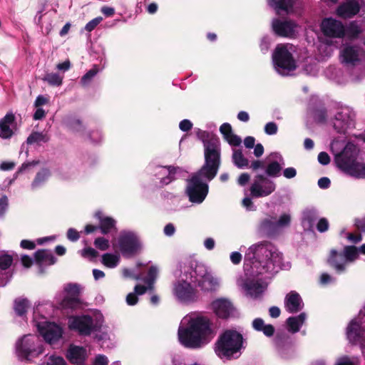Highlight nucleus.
Returning <instances> with one entry per match:
<instances>
[{
	"label": "nucleus",
	"mask_w": 365,
	"mask_h": 365,
	"mask_svg": "<svg viewBox=\"0 0 365 365\" xmlns=\"http://www.w3.org/2000/svg\"><path fill=\"white\" fill-rule=\"evenodd\" d=\"M215 336L212 321L205 316H197L189 321L185 328H179L178 339L188 349H200Z\"/></svg>",
	"instance_id": "1"
},
{
	"label": "nucleus",
	"mask_w": 365,
	"mask_h": 365,
	"mask_svg": "<svg viewBox=\"0 0 365 365\" xmlns=\"http://www.w3.org/2000/svg\"><path fill=\"white\" fill-rule=\"evenodd\" d=\"M344 140L334 139L331 143V150L335 156L337 166L344 173L355 178H365V163L358 157L357 147L348 143L342 150Z\"/></svg>",
	"instance_id": "2"
},
{
	"label": "nucleus",
	"mask_w": 365,
	"mask_h": 365,
	"mask_svg": "<svg viewBox=\"0 0 365 365\" xmlns=\"http://www.w3.org/2000/svg\"><path fill=\"white\" fill-rule=\"evenodd\" d=\"M196 135L203 143L205 157V163L197 173L210 182L216 177L221 165L220 139L215 134L200 128Z\"/></svg>",
	"instance_id": "3"
},
{
	"label": "nucleus",
	"mask_w": 365,
	"mask_h": 365,
	"mask_svg": "<svg viewBox=\"0 0 365 365\" xmlns=\"http://www.w3.org/2000/svg\"><path fill=\"white\" fill-rule=\"evenodd\" d=\"M245 257L250 260L252 268L256 269V273L262 274L272 271L279 257L275 246L265 240L252 245Z\"/></svg>",
	"instance_id": "4"
},
{
	"label": "nucleus",
	"mask_w": 365,
	"mask_h": 365,
	"mask_svg": "<svg viewBox=\"0 0 365 365\" xmlns=\"http://www.w3.org/2000/svg\"><path fill=\"white\" fill-rule=\"evenodd\" d=\"M320 29L323 35L329 38H342L344 36L349 39L365 38V19L353 21L345 26L341 21L334 18H324L321 22Z\"/></svg>",
	"instance_id": "5"
},
{
	"label": "nucleus",
	"mask_w": 365,
	"mask_h": 365,
	"mask_svg": "<svg viewBox=\"0 0 365 365\" xmlns=\"http://www.w3.org/2000/svg\"><path fill=\"white\" fill-rule=\"evenodd\" d=\"M243 336L235 329H226L217 339L215 351L220 359H237L243 348Z\"/></svg>",
	"instance_id": "6"
},
{
	"label": "nucleus",
	"mask_w": 365,
	"mask_h": 365,
	"mask_svg": "<svg viewBox=\"0 0 365 365\" xmlns=\"http://www.w3.org/2000/svg\"><path fill=\"white\" fill-rule=\"evenodd\" d=\"M292 217L288 213H283L279 217L267 215L263 218L259 226L262 235L269 239H277L282 235L289 228Z\"/></svg>",
	"instance_id": "7"
},
{
	"label": "nucleus",
	"mask_w": 365,
	"mask_h": 365,
	"mask_svg": "<svg viewBox=\"0 0 365 365\" xmlns=\"http://www.w3.org/2000/svg\"><path fill=\"white\" fill-rule=\"evenodd\" d=\"M340 61L346 67H354L360 71L355 80L359 81L365 77V51L359 46L344 44L340 51Z\"/></svg>",
	"instance_id": "8"
},
{
	"label": "nucleus",
	"mask_w": 365,
	"mask_h": 365,
	"mask_svg": "<svg viewBox=\"0 0 365 365\" xmlns=\"http://www.w3.org/2000/svg\"><path fill=\"white\" fill-rule=\"evenodd\" d=\"M18 355L26 359L38 356L43 354L44 349L39 339L33 335H24L16 344Z\"/></svg>",
	"instance_id": "9"
},
{
	"label": "nucleus",
	"mask_w": 365,
	"mask_h": 365,
	"mask_svg": "<svg viewBox=\"0 0 365 365\" xmlns=\"http://www.w3.org/2000/svg\"><path fill=\"white\" fill-rule=\"evenodd\" d=\"M292 51V45L289 43L277 45L272 53V61L278 71L282 69L289 72L296 68V63Z\"/></svg>",
	"instance_id": "10"
},
{
	"label": "nucleus",
	"mask_w": 365,
	"mask_h": 365,
	"mask_svg": "<svg viewBox=\"0 0 365 365\" xmlns=\"http://www.w3.org/2000/svg\"><path fill=\"white\" fill-rule=\"evenodd\" d=\"M334 130L339 133H345L348 130L355 126V113L348 106L337 108L331 119Z\"/></svg>",
	"instance_id": "11"
},
{
	"label": "nucleus",
	"mask_w": 365,
	"mask_h": 365,
	"mask_svg": "<svg viewBox=\"0 0 365 365\" xmlns=\"http://www.w3.org/2000/svg\"><path fill=\"white\" fill-rule=\"evenodd\" d=\"M203 177L198 173L188 180L186 193L189 200L193 203H202L207 195L209 186L202 181Z\"/></svg>",
	"instance_id": "12"
},
{
	"label": "nucleus",
	"mask_w": 365,
	"mask_h": 365,
	"mask_svg": "<svg viewBox=\"0 0 365 365\" xmlns=\"http://www.w3.org/2000/svg\"><path fill=\"white\" fill-rule=\"evenodd\" d=\"M194 282H197V286L203 292H212L217 290L219 283L211 273L208 272L203 265L197 264L193 270Z\"/></svg>",
	"instance_id": "13"
},
{
	"label": "nucleus",
	"mask_w": 365,
	"mask_h": 365,
	"mask_svg": "<svg viewBox=\"0 0 365 365\" xmlns=\"http://www.w3.org/2000/svg\"><path fill=\"white\" fill-rule=\"evenodd\" d=\"M68 327L81 336H89L95 330L93 319L90 315L71 317L68 319Z\"/></svg>",
	"instance_id": "14"
},
{
	"label": "nucleus",
	"mask_w": 365,
	"mask_h": 365,
	"mask_svg": "<svg viewBox=\"0 0 365 365\" xmlns=\"http://www.w3.org/2000/svg\"><path fill=\"white\" fill-rule=\"evenodd\" d=\"M118 244L123 256L125 257L135 255L141 248L138 237L133 232H128L120 236Z\"/></svg>",
	"instance_id": "15"
},
{
	"label": "nucleus",
	"mask_w": 365,
	"mask_h": 365,
	"mask_svg": "<svg viewBox=\"0 0 365 365\" xmlns=\"http://www.w3.org/2000/svg\"><path fill=\"white\" fill-rule=\"evenodd\" d=\"M275 184L263 175H257L250 190L252 197L258 198L269 195L275 190Z\"/></svg>",
	"instance_id": "16"
},
{
	"label": "nucleus",
	"mask_w": 365,
	"mask_h": 365,
	"mask_svg": "<svg viewBox=\"0 0 365 365\" xmlns=\"http://www.w3.org/2000/svg\"><path fill=\"white\" fill-rule=\"evenodd\" d=\"M173 291L178 299L185 303H192L198 299L197 290L185 280L175 283Z\"/></svg>",
	"instance_id": "17"
},
{
	"label": "nucleus",
	"mask_w": 365,
	"mask_h": 365,
	"mask_svg": "<svg viewBox=\"0 0 365 365\" xmlns=\"http://www.w3.org/2000/svg\"><path fill=\"white\" fill-rule=\"evenodd\" d=\"M364 6L365 0H345L338 6L336 14L344 19L351 18L356 15Z\"/></svg>",
	"instance_id": "18"
},
{
	"label": "nucleus",
	"mask_w": 365,
	"mask_h": 365,
	"mask_svg": "<svg viewBox=\"0 0 365 365\" xmlns=\"http://www.w3.org/2000/svg\"><path fill=\"white\" fill-rule=\"evenodd\" d=\"M38 329L44 340L50 344L58 341L63 334L61 327L55 323H48L43 326L38 325Z\"/></svg>",
	"instance_id": "19"
},
{
	"label": "nucleus",
	"mask_w": 365,
	"mask_h": 365,
	"mask_svg": "<svg viewBox=\"0 0 365 365\" xmlns=\"http://www.w3.org/2000/svg\"><path fill=\"white\" fill-rule=\"evenodd\" d=\"M295 24L292 21H282L274 19L272 21V29L274 34L279 37H292L294 34Z\"/></svg>",
	"instance_id": "20"
},
{
	"label": "nucleus",
	"mask_w": 365,
	"mask_h": 365,
	"mask_svg": "<svg viewBox=\"0 0 365 365\" xmlns=\"http://www.w3.org/2000/svg\"><path fill=\"white\" fill-rule=\"evenodd\" d=\"M275 344L281 354L287 355L294 351V339L288 333L278 334L275 339Z\"/></svg>",
	"instance_id": "21"
},
{
	"label": "nucleus",
	"mask_w": 365,
	"mask_h": 365,
	"mask_svg": "<svg viewBox=\"0 0 365 365\" xmlns=\"http://www.w3.org/2000/svg\"><path fill=\"white\" fill-rule=\"evenodd\" d=\"M212 310L220 318L227 319L233 312L232 303L225 299H217L210 304Z\"/></svg>",
	"instance_id": "22"
},
{
	"label": "nucleus",
	"mask_w": 365,
	"mask_h": 365,
	"mask_svg": "<svg viewBox=\"0 0 365 365\" xmlns=\"http://www.w3.org/2000/svg\"><path fill=\"white\" fill-rule=\"evenodd\" d=\"M66 358L73 364L83 365L86 359V349L82 346L71 345L67 351Z\"/></svg>",
	"instance_id": "23"
},
{
	"label": "nucleus",
	"mask_w": 365,
	"mask_h": 365,
	"mask_svg": "<svg viewBox=\"0 0 365 365\" xmlns=\"http://www.w3.org/2000/svg\"><path fill=\"white\" fill-rule=\"evenodd\" d=\"M13 261V257L9 254L0 255V287H5L9 282L12 274L9 276L7 273L2 272L7 270L11 266Z\"/></svg>",
	"instance_id": "24"
},
{
	"label": "nucleus",
	"mask_w": 365,
	"mask_h": 365,
	"mask_svg": "<svg viewBox=\"0 0 365 365\" xmlns=\"http://www.w3.org/2000/svg\"><path fill=\"white\" fill-rule=\"evenodd\" d=\"M15 122V115L12 113H8L0 120V137L4 139L11 138L14 132L11 126Z\"/></svg>",
	"instance_id": "25"
},
{
	"label": "nucleus",
	"mask_w": 365,
	"mask_h": 365,
	"mask_svg": "<svg viewBox=\"0 0 365 365\" xmlns=\"http://www.w3.org/2000/svg\"><path fill=\"white\" fill-rule=\"evenodd\" d=\"M328 263L333 267L337 272H342L345 270L347 265L346 257L343 253H338L335 250L330 252L328 258Z\"/></svg>",
	"instance_id": "26"
},
{
	"label": "nucleus",
	"mask_w": 365,
	"mask_h": 365,
	"mask_svg": "<svg viewBox=\"0 0 365 365\" xmlns=\"http://www.w3.org/2000/svg\"><path fill=\"white\" fill-rule=\"evenodd\" d=\"M59 308L67 312L82 309L83 302L81 298L65 296L59 303Z\"/></svg>",
	"instance_id": "27"
},
{
	"label": "nucleus",
	"mask_w": 365,
	"mask_h": 365,
	"mask_svg": "<svg viewBox=\"0 0 365 365\" xmlns=\"http://www.w3.org/2000/svg\"><path fill=\"white\" fill-rule=\"evenodd\" d=\"M34 259L36 264L41 267L43 264L46 265H53L57 261V259L50 250L44 249L38 250L34 253Z\"/></svg>",
	"instance_id": "28"
},
{
	"label": "nucleus",
	"mask_w": 365,
	"mask_h": 365,
	"mask_svg": "<svg viewBox=\"0 0 365 365\" xmlns=\"http://www.w3.org/2000/svg\"><path fill=\"white\" fill-rule=\"evenodd\" d=\"M95 217L99 220L98 228L103 235H107L115 227V220L110 217H103L101 211L95 214Z\"/></svg>",
	"instance_id": "29"
},
{
	"label": "nucleus",
	"mask_w": 365,
	"mask_h": 365,
	"mask_svg": "<svg viewBox=\"0 0 365 365\" xmlns=\"http://www.w3.org/2000/svg\"><path fill=\"white\" fill-rule=\"evenodd\" d=\"M296 0H268V4L274 9L277 14L279 15L281 11L288 14L292 10Z\"/></svg>",
	"instance_id": "30"
},
{
	"label": "nucleus",
	"mask_w": 365,
	"mask_h": 365,
	"mask_svg": "<svg viewBox=\"0 0 365 365\" xmlns=\"http://www.w3.org/2000/svg\"><path fill=\"white\" fill-rule=\"evenodd\" d=\"M318 217V212L314 208H307L302 212V225L305 230H311L313 224Z\"/></svg>",
	"instance_id": "31"
},
{
	"label": "nucleus",
	"mask_w": 365,
	"mask_h": 365,
	"mask_svg": "<svg viewBox=\"0 0 365 365\" xmlns=\"http://www.w3.org/2000/svg\"><path fill=\"white\" fill-rule=\"evenodd\" d=\"M29 307V301L26 298L18 297L14 302V310L19 317L24 316Z\"/></svg>",
	"instance_id": "32"
},
{
	"label": "nucleus",
	"mask_w": 365,
	"mask_h": 365,
	"mask_svg": "<svg viewBox=\"0 0 365 365\" xmlns=\"http://www.w3.org/2000/svg\"><path fill=\"white\" fill-rule=\"evenodd\" d=\"M245 287L248 293L255 297H257L264 292V287L258 281L249 280L245 284Z\"/></svg>",
	"instance_id": "33"
},
{
	"label": "nucleus",
	"mask_w": 365,
	"mask_h": 365,
	"mask_svg": "<svg viewBox=\"0 0 365 365\" xmlns=\"http://www.w3.org/2000/svg\"><path fill=\"white\" fill-rule=\"evenodd\" d=\"M51 175L48 168H42L38 172L31 183L32 189H36L45 182Z\"/></svg>",
	"instance_id": "34"
},
{
	"label": "nucleus",
	"mask_w": 365,
	"mask_h": 365,
	"mask_svg": "<svg viewBox=\"0 0 365 365\" xmlns=\"http://www.w3.org/2000/svg\"><path fill=\"white\" fill-rule=\"evenodd\" d=\"M232 159L234 165L240 169L247 168L249 165V160L244 156L241 150H235Z\"/></svg>",
	"instance_id": "35"
},
{
	"label": "nucleus",
	"mask_w": 365,
	"mask_h": 365,
	"mask_svg": "<svg viewBox=\"0 0 365 365\" xmlns=\"http://www.w3.org/2000/svg\"><path fill=\"white\" fill-rule=\"evenodd\" d=\"M50 137L46 133L42 132H32L27 138V144L39 143L41 142L47 143Z\"/></svg>",
	"instance_id": "36"
},
{
	"label": "nucleus",
	"mask_w": 365,
	"mask_h": 365,
	"mask_svg": "<svg viewBox=\"0 0 365 365\" xmlns=\"http://www.w3.org/2000/svg\"><path fill=\"white\" fill-rule=\"evenodd\" d=\"M285 307L289 313L297 312V292H290L285 298Z\"/></svg>",
	"instance_id": "37"
},
{
	"label": "nucleus",
	"mask_w": 365,
	"mask_h": 365,
	"mask_svg": "<svg viewBox=\"0 0 365 365\" xmlns=\"http://www.w3.org/2000/svg\"><path fill=\"white\" fill-rule=\"evenodd\" d=\"M120 261V257L118 255L106 253L102 255V263L108 268L115 267Z\"/></svg>",
	"instance_id": "38"
},
{
	"label": "nucleus",
	"mask_w": 365,
	"mask_h": 365,
	"mask_svg": "<svg viewBox=\"0 0 365 365\" xmlns=\"http://www.w3.org/2000/svg\"><path fill=\"white\" fill-rule=\"evenodd\" d=\"M343 254L346 257L347 264L353 262L359 256L358 249L354 246L345 247Z\"/></svg>",
	"instance_id": "39"
},
{
	"label": "nucleus",
	"mask_w": 365,
	"mask_h": 365,
	"mask_svg": "<svg viewBox=\"0 0 365 365\" xmlns=\"http://www.w3.org/2000/svg\"><path fill=\"white\" fill-rule=\"evenodd\" d=\"M66 297L81 298V287L78 284L68 283L64 287Z\"/></svg>",
	"instance_id": "40"
},
{
	"label": "nucleus",
	"mask_w": 365,
	"mask_h": 365,
	"mask_svg": "<svg viewBox=\"0 0 365 365\" xmlns=\"http://www.w3.org/2000/svg\"><path fill=\"white\" fill-rule=\"evenodd\" d=\"M43 80L46 81L49 85L53 86H59L62 84L63 78L58 73H50L45 75Z\"/></svg>",
	"instance_id": "41"
},
{
	"label": "nucleus",
	"mask_w": 365,
	"mask_h": 365,
	"mask_svg": "<svg viewBox=\"0 0 365 365\" xmlns=\"http://www.w3.org/2000/svg\"><path fill=\"white\" fill-rule=\"evenodd\" d=\"M98 68L97 66H94L91 69L86 72L81 78V83L83 86H88L93 78L98 73Z\"/></svg>",
	"instance_id": "42"
},
{
	"label": "nucleus",
	"mask_w": 365,
	"mask_h": 365,
	"mask_svg": "<svg viewBox=\"0 0 365 365\" xmlns=\"http://www.w3.org/2000/svg\"><path fill=\"white\" fill-rule=\"evenodd\" d=\"M281 170L282 167L279 163L277 161H272L267 165L266 173L268 176L277 177L279 175Z\"/></svg>",
	"instance_id": "43"
},
{
	"label": "nucleus",
	"mask_w": 365,
	"mask_h": 365,
	"mask_svg": "<svg viewBox=\"0 0 365 365\" xmlns=\"http://www.w3.org/2000/svg\"><path fill=\"white\" fill-rule=\"evenodd\" d=\"M311 115L314 120L319 123H322L326 120L327 113L323 106H319L314 110H311Z\"/></svg>",
	"instance_id": "44"
},
{
	"label": "nucleus",
	"mask_w": 365,
	"mask_h": 365,
	"mask_svg": "<svg viewBox=\"0 0 365 365\" xmlns=\"http://www.w3.org/2000/svg\"><path fill=\"white\" fill-rule=\"evenodd\" d=\"M319 51L324 57L330 56L334 51L332 41H327L326 43L321 44L319 47Z\"/></svg>",
	"instance_id": "45"
},
{
	"label": "nucleus",
	"mask_w": 365,
	"mask_h": 365,
	"mask_svg": "<svg viewBox=\"0 0 365 365\" xmlns=\"http://www.w3.org/2000/svg\"><path fill=\"white\" fill-rule=\"evenodd\" d=\"M68 126L71 129L76 132H81L85 130V127L83 126L82 121L76 118L69 120Z\"/></svg>",
	"instance_id": "46"
},
{
	"label": "nucleus",
	"mask_w": 365,
	"mask_h": 365,
	"mask_svg": "<svg viewBox=\"0 0 365 365\" xmlns=\"http://www.w3.org/2000/svg\"><path fill=\"white\" fill-rule=\"evenodd\" d=\"M94 245L99 250L104 251L108 249L109 242L107 239L99 237L94 240Z\"/></svg>",
	"instance_id": "47"
},
{
	"label": "nucleus",
	"mask_w": 365,
	"mask_h": 365,
	"mask_svg": "<svg viewBox=\"0 0 365 365\" xmlns=\"http://www.w3.org/2000/svg\"><path fill=\"white\" fill-rule=\"evenodd\" d=\"M335 365H357V359L346 356L339 358Z\"/></svg>",
	"instance_id": "48"
},
{
	"label": "nucleus",
	"mask_w": 365,
	"mask_h": 365,
	"mask_svg": "<svg viewBox=\"0 0 365 365\" xmlns=\"http://www.w3.org/2000/svg\"><path fill=\"white\" fill-rule=\"evenodd\" d=\"M103 21V18L101 16H98L94 18L88 22L85 26V30L88 32H91L93 31L96 26Z\"/></svg>",
	"instance_id": "49"
},
{
	"label": "nucleus",
	"mask_w": 365,
	"mask_h": 365,
	"mask_svg": "<svg viewBox=\"0 0 365 365\" xmlns=\"http://www.w3.org/2000/svg\"><path fill=\"white\" fill-rule=\"evenodd\" d=\"M81 256L84 258L93 259L98 256V252L93 248L88 247L81 251Z\"/></svg>",
	"instance_id": "50"
},
{
	"label": "nucleus",
	"mask_w": 365,
	"mask_h": 365,
	"mask_svg": "<svg viewBox=\"0 0 365 365\" xmlns=\"http://www.w3.org/2000/svg\"><path fill=\"white\" fill-rule=\"evenodd\" d=\"M287 328L289 332L294 334L297 332V316L290 317L287 319Z\"/></svg>",
	"instance_id": "51"
},
{
	"label": "nucleus",
	"mask_w": 365,
	"mask_h": 365,
	"mask_svg": "<svg viewBox=\"0 0 365 365\" xmlns=\"http://www.w3.org/2000/svg\"><path fill=\"white\" fill-rule=\"evenodd\" d=\"M225 140H226L227 143L232 146H239L242 143L241 138L233 133L230 135L226 136Z\"/></svg>",
	"instance_id": "52"
},
{
	"label": "nucleus",
	"mask_w": 365,
	"mask_h": 365,
	"mask_svg": "<svg viewBox=\"0 0 365 365\" xmlns=\"http://www.w3.org/2000/svg\"><path fill=\"white\" fill-rule=\"evenodd\" d=\"M278 127L274 122H269L264 126V132L267 135H274L277 133Z\"/></svg>",
	"instance_id": "53"
},
{
	"label": "nucleus",
	"mask_w": 365,
	"mask_h": 365,
	"mask_svg": "<svg viewBox=\"0 0 365 365\" xmlns=\"http://www.w3.org/2000/svg\"><path fill=\"white\" fill-rule=\"evenodd\" d=\"M168 175L163 179V182L168 184L175 179V174L176 173V168L173 166H168Z\"/></svg>",
	"instance_id": "54"
},
{
	"label": "nucleus",
	"mask_w": 365,
	"mask_h": 365,
	"mask_svg": "<svg viewBox=\"0 0 365 365\" xmlns=\"http://www.w3.org/2000/svg\"><path fill=\"white\" fill-rule=\"evenodd\" d=\"M46 365H67L66 361L61 356H51L49 357L48 361Z\"/></svg>",
	"instance_id": "55"
},
{
	"label": "nucleus",
	"mask_w": 365,
	"mask_h": 365,
	"mask_svg": "<svg viewBox=\"0 0 365 365\" xmlns=\"http://www.w3.org/2000/svg\"><path fill=\"white\" fill-rule=\"evenodd\" d=\"M8 197L4 195L0 197V217H3L8 207Z\"/></svg>",
	"instance_id": "56"
},
{
	"label": "nucleus",
	"mask_w": 365,
	"mask_h": 365,
	"mask_svg": "<svg viewBox=\"0 0 365 365\" xmlns=\"http://www.w3.org/2000/svg\"><path fill=\"white\" fill-rule=\"evenodd\" d=\"M38 164H39L38 160H33L31 162L24 163L18 169L17 172L16 173V175H18L19 174L22 173L23 172H24L26 170L29 169V168L37 165Z\"/></svg>",
	"instance_id": "57"
},
{
	"label": "nucleus",
	"mask_w": 365,
	"mask_h": 365,
	"mask_svg": "<svg viewBox=\"0 0 365 365\" xmlns=\"http://www.w3.org/2000/svg\"><path fill=\"white\" fill-rule=\"evenodd\" d=\"M220 131L222 134L224 138H226V136L232 133V126L228 123H224L220 125Z\"/></svg>",
	"instance_id": "58"
},
{
	"label": "nucleus",
	"mask_w": 365,
	"mask_h": 365,
	"mask_svg": "<svg viewBox=\"0 0 365 365\" xmlns=\"http://www.w3.org/2000/svg\"><path fill=\"white\" fill-rule=\"evenodd\" d=\"M67 238L71 242H76L80 238L79 232L73 228H69L67 231Z\"/></svg>",
	"instance_id": "59"
},
{
	"label": "nucleus",
	"mask_w": 365,
	"mask_h": 365,
	"mask_svg": "<svg viewBox=\"0 0 365 365\" xmlns=\"http://www.w3.org/2000/svg\"><path fill=\"white\" fill-rule=\"evenodd\" d=\"M329 228V222L326 218H321L317 224V229L320 232H326Z\"/></svg>",
	"instance_id": "60"
},
{
	"label": "nucleus",
	"mask_w": 365,
	"mask_h": 365,
	"mask_svg": "<svg viewBox=\"0 0 365 365\" xmlns=\"http://www.w3.org/2000/svg\"><path fill=\"white\" fill-rule=\"evenodd\" d=\"M179 128L182 131L187 132L192 128V123L190 120L184 119L180 121Z\"/></svg>",
	"instance_id": "61"
},
{
	"label": "nucleus",
	"mask_w": 365,
	"mask_h": 365,
	"mask_svg": "<svg viewBox=\"0 0 365 365\" xmlns=\"http://www.w3.org/2000/svg\"><path fill=\"white\" fill-rule=\"evenodd\" d=\"M264 325V322L261 318H256L252 322L253 328L258 331H262Z\"/></svg>",
	"instance_id": "62"
},
{
	"label": "nucleus",
	"mask_w": 365,
	"mask_h": 365,
	"mask_svg": "<svg viewBox=\"0 0 365 365\" xmlns=\"http://www.w3.org/2000/svg\"><path fill=\"white\" fill-rule=\"evenodd\" d=\"M318 161L320 164L326 165L329 163L330 158L327 153L321 152L318 155Z\"/></svg>",
	"instance_id": "63"
},
{
	"label": "nucleus",
	"mask_w": 365,
	"mask_h": 365,
	"mask_svg": "<svg viewBox=\"0 0 365 365\" xmlns=\"http://www.w3.org/2000/svg\"><path fill=\"white\" fill-rule=\"evenodd\" d=\"M108 360L105 355L99 354L96 357L94 365H108Z\"/></svg>",
	"instance_id": "64"
}]
</instances>
